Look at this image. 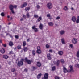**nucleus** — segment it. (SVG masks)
Segmentation results:
<instances>
[{
  "label": "nucleus",
  "instance_id": "obj_19",
  "mask_svg": "<svg viewBox=\"0 0 79 79\" xmlns=\"http://www.w3.org/2000/svg\"><path fill=\"white\" fill-rule=\"evenodd\" d=\"M8 56L6 55H4L3 56V58L5 59H8Z\"/></svg>",
  "mask_w": 79,
  "mask_h": 79
},
{
  "label": "nucleus",
  "instance_id": "obj_49",
  "mask_svg": "<svg viewBox=\"0 0 79 79\" xmlns=\"http://www.w3.org/2000/svg\"><path fill=\"white\" fill-rule=\"evenodd\" d=\"M2 46L4 47H6V44H3L2 43Z\"/></svg>",
  "mask_w": 79,
  "mask_h": 79
},
{
  "label": "nucleus",
  "instance_id": "obj_52",
  "mask_svg": "<svg viewBox=\"0 0 79 79\" xmlns=\"http://www.w3.org/2000/svg\"><path fill=\"white\" fill-rule=\"evenodd\" d=\"M15 39H18V35H15Z\"/></svg>",
  "mask_w": 79,
  "mask_h": 79
},
{
  "label": "nucleus",
  "instance_id": "obj_40",
  "mask_svg": "<svg viewBox=\"0 0 79 79\" xmlns=\"http://www.w3.org/2000/svg\"><path fill=\"white\" fill-rule=\"evenodd\" d=\"M47 16L48 17V18H50V17H51L50 14H48L47 15Z\"/></svg>",
  "mask_w": 79,
  "mask_h": 79
},
{
  "label": "nucleus",
  "instance_id": "obj_12",
  "mask_svg": "<svg viewBox=\"0 0 79 79\" xmlns=\"http://www.w3.org/2000/svg\"><path fill=\"white\" fill-rule=\"evenodd\" d=\"M72 21H73V22H75L76 20V17L74 16H73L72 18Z\"/></svg>",
  "mask_w": 79,
  "mask_h": 79
},
{
  "label": "nucleus",
  "instance_id": "obj_27",
  "mask_svg": "<svg viewBox=\"0 0 79 79\" xmlns=\"http://www.w3.org/2000/svg\"><path fill=\"white\" fill-rule=\"evenodd\" d=\"M59 64H60V60H58L57 61L56 64L57 66H59Z\"/></svg>",
  "mask_w": 79,
  "mask_h": 79
},
{
  "label": "nucleus",
  "instance_id": "obj_15",
  "mask_svg": "<svg viewBox=\"0 0 79 79\" xmlns=\"http://www.w3.org/2000/svg\"><path fill=\"white\" fill-rule=\"evenodd\" d=\"M61 41L62 44H65V41L64 40V38H62Z\"/></svg>",
  "mask_w": 79,
  "mask_h": 79
},
{
  "label": "nucleus",
  "instance_id": "obj_16",
  "mask_svg": "<svg viewBox=\"0 0 79 79\" xmlns=\"http://www.w3.org/2000/svg\"><path fill=\"white\" fill-rule=\"evenodd\" d=\"M37 66H38V67H40L41 66V63L39 62H37Z\"/></svg>",
  "mask_w": 79,
  "mask_h": 79
},
{
  "label": "nucleus",
  "instance_id": "obj_34",
  "mask_svg": "<svg viewBox=\"0 0 79 79\" xmlns=\"http://www.w3.org/2000/svg\"><path fill=\"white\" fill-rule=\"evenodd\" d=\"M32 55H35V51L33 50L32 51Z\"/></svg>",
  "mask_w": 79,
  "mask_h": 79
},
{
  "label": "nucleus",
  "instance_id": "obj_42",
  "mask_svg": "<svg viewBox=\"0 0 79 79\" xmlns=\"http://www.w3.org/2000/svg\"><path fill=\"white\" fill-rule=\"evenodd\" d=\"M60 19V16H58L56 18V20H58Z\"/></svg>",
  "mask_w": 79,
  "mask_h": 79
},
{
  "label": "nucleus",
  "instance_id": "obj_37",
  "mask_svg": "<svg viewBox=\"0 0 79 79\" xmlns=\"http://www.w3.org/2000/svg\"><path fill=\"white\" fill-rule=\"evenodd\" d=\"M60 61H61V62L62 63H64L65 61L63 59H61L60 60Z\"/></svg>",
  "mask_w": 79,
  "mask_h": 79
},
{
  "label": "nucleus",
  "instance_id": "obj_1",
  "mask_svg": "<svg viewBox=\"0 0 79 79\" xmlns=\"http://www.w3.org/2000/svg\"><path fill=\"white\" fill-rule=\"evenodd\" d=\"M24 61V59H22L20 60V61H19L17 64V65L18 66H21L23 65V61Z\"/></svg>",
  "mask_w": 79,
  "mask_h": 79
},
{
  "label": "nucleus",
  "instance_id": "obj_44",
  "mask_svg": "<svg viewBox=\"0 0 79 79\" xmlns=\"http://www.w3.org/2000/svg\"><path fill=\"white\" fill-rule=\"evenodd\" d=\"M46 47L47 48H50V46H49L48 44H46Z\"/></svg>",
  "mask_w": 79,
  "mask_h": 79
},
{
  "label": "nucleus",
  "instance_id": "obj_24",
  "mask_svg": "<svg viewBox=\"0 0 79 79\" xmlns=\"http://www.w3.org/2000/svg\"><path fill=\"white\" fill-rule=\"evenodd\" d=\"M13 45V42L10 41L9 42V45L10 46V47H12Z\"/></svg>",
  "mask_w": 79,
  "mask_h": 79
},
{
  "label": "nucleus",
  "instance_id": "obj_36",
  "mask_svg": "<svg viewBox=\"0 0 79 79\" xmlns=\"http://www.w3.org/2000/svg\"><path fill=\"white\" fill-rule=\"evenodd\" d=\"M26 16L27 17V18H29L30 17V15H29V13H27L26 14Z\"/></svg>",
  "mask_w": 79,
  "mask_h": 79
},
{
  "label": "nucleus",
  "instance_id": "obj_45",
  "mask_svg": "<svg viewBox=\"0 0 79 79\" xmlns=\"http://www.w3.org/2000/svg\"><path fill=\"white\" fill-rule=\"evenodd\" d=\"M75 66L77 68H79V64H77L75 65Z\"/></svg>",
  "mask_w": 79,
  "mask_h": 79
},
{
  "label": "nucleus",
  "instance_id": "obj_14",
  "mask_svg": "<svg viewBox=\"0 0 79 79\" xmlns=\"http://www.w3.org/2000/svg\"><path fill=\"white\" fill-rule=\"evenodd\" d=\"M47 58L49 60H51V54H47Z\"/></svg>",
  "mask_w": 79,
  "mask_h": 79
},
{
  "label": "nucleus",
  "instance_id": "obj_21",
  "mask_svg": "<svg viewBox=\"0 0 79 79\" xmlns=\"http://www.w3.org/2000/svg\"><path fill=\"white\" fill-rule=\"evenodd\" d=\"M48 24L50 26H53V22H49L48 23Z\"/></svg>",
  "mask_w": 79,
  "mask_h": 79
},
{
  "label": "nucleus",
  "instance_id": "obj_9",
  "mask_svg": "<svg viewBox=\"0 0 79 79\" xmlns=\"http://www.w3.org/2000/svg\"><path fill=\"white\" fill-rule=\"evenodd\" d=\"M32 29H34L35 30V32H38V30L37 28H35V26H33L32 27Z\"/></svg>",
  "mask_w": 79,
  "mask_h": 79
},
{
  "label": "nucleus",
  "instance_id": "obj_23",
  "mask_svg": "<svg viewBox=\"0 0 79 79\" xmlns=\"http://www.w3.org/2000/svg\"><path fill=\"white\" fill-rule=\"evenodd\" d=\"M36 53L38 54H40L42 53V51L41 50H37L36 51Z\"/></svg>",
  "mask_w": 79,
  "mask_h": 79
},
{
  "label": "nucleus",
  "instance_id": "obj_63",
  "mask_svg": "<svg viewBox=\"0 0 79 79\" xmlns=\"http://www.w3.org/2000/svg\"><path fill=\"white\" fill-rule=\"evenodd\" d=\"M71 9L72 10H74V8H71Z\"/></svg>",
  "mask_w": 79,
  "mask_h": 79
},
{
  "label": "nucleus",
  "instance_id": "obj_55",
  "mask_svg": "<svg viewBox=\"0 0 79 79\" xmlns=\"http://www.w3.org/2000/svg\"><path fill=\"white\" fill-rule=\"evenodd\" d=\"M29 40H30V38H28L27 40V42H29Z\"/></svg>",
  "mask_w": 79,
  "mask_h": 79
},
{
  "label": "nucleus",
  "instance_id": "obj_33",
  "mask_svg": "<svg viewBox=\"0 0 79 79\" xmlns=\"http://www.w3.org/2000/svg\"><path fill=\"white\" fill-rule=\"evenodd\" d=\"M11 71H12V72H15V71H16V70L14 68L11 69Z\"/></svg>",
  "mask_w": 79,
  "mask_h": 79
},
{
  "label": "nucleus",
  "instance_id": "obj_35",
  "mask_svg": "<svg viewBox=\"0 0 79 79\" xmlns=\"http://www.w3.org/2000/svg\"><path fill=\"white\" fill-rule=\"evenodd\" d=\"M32 68L34 70H35V69H37V67L33 66L32 67Z\"/></svg>",
  "mask_w": 79,
  "mask_h": 79
},
{
  "label": "nucleus",
  "instance_id": "obj_31",
  "mask_svg": "<svg viewBox=\"0 0 79 79\" xmlns=\"http://www.w3.org/2000/svg\"><path fill=\"white\" fill-rule=\"evenodd\" d=\"M40 20H42V17H40L38 19L37 21L38 22H39Z\"/></svg>",
  "mask_w": 79,
  "mask_h": 79
},
{
  "label": "nucleus",
  "instance_id": "obj_11",
  "mask_svg": "<svg viewBox=\"0 0 79 79\" xmlns=\"http://www.w3.org/2000/svg\"><path fill=\"white\" fill-rule=\"evenodd\" d=\"M63 70L64 73H67V72H69V71L67 70V69H66V68L63 67Z\"/></svg>",
  "mask_w": 79,
  "mask_h": 79
},
{
  "label": "nucleus",
  "instance_id": "obj_61",
  "mask_svg": "<svg viewBox=\"0 0 79 79\" xmlns=\"http://www.w3.org/2000/svg\"><path fill=\"white\" fill-rule=\"evenodd\" d=\"M31 62L34 61V59H31Z\"/></svg>",
  "mask_w": 79,
  "mask_h": 79
},
{
  "label": "nucleus",
  "instance_id": "obj_41",
  "mask_svg": "<svg viewBox=\"0 0 79 79\" xmlns=\"http://www.w3.org/2000/svg\"><path fill=\"white\" fill-rule=\"evenodd\" d=\"M56 69V68L55 66H54L52 68V71H55V70Z\"/></svg>",
  "mask_w": 79,
  "mask_h": 79
},
{
  "label": "nucleus",
  "instance_id": "obj_62",
  "mask_svg": "<svg viewBox=\"0 0 79 79\" xmlns=\"http://www.w3.org/2000/svg\"><path fill=\"white\" fill-rule=\"evenodd\" d=\"M53 63L55 64H56V62L55 61H54Z\"/></svg>",
  "mask_w": 79,
  "mask_h": 79
},
{
  "label": "nucleus",
  "instance_id": "obj_46",
  "mask_svg": "<svg viewBox=\"0 0 79 79\" xmlns=\"http://www.w3.org/2000/svg\"><path fill=\"white\" fill-rule=\"evenodd\" d=\"M21 46L20 45H19L17 47V48L18 49H21Z\"/></svg>",
  "mask_w": 79,
  "mask_h": 79
},
{
  "label": "nucleus",
  "instance_id": "obj_32",
  "mask_svg": "<svg viewBox=\"0 0 79 79\" xmlns=\"http://www.w3.org/2000/svg\"><path fill=\"white\" fill-rule=\"evenodd\" d=\"M23 50L24 52H26V51H27V47H24L23 48Z\"/></svg>",
  "mask_w": 79,
  "mask_h": 79
},
{
  "label": "nucleus",
  "instance_id": "obj_59",
  "mask_svg": "<svg viewBox=\"0 0 79 79\" xmlns=\"http://www.w3.org/2000/svg\"><path fill=\"white\" fill-rule=\"evenodd\" d=\"M0 43L2 44V40H0Z\"/></svg>",
  "mask_w": 79,
  "mask_h": 79
},
{
  "label": "nucleus",
  "instance_id": "obj_13",
  "mask_svg": "<svg viewBox=\"0 0 79 79\" xmlns=\"http://www.w3.org/2000/svg\"><path fill=\"white\" fill-rule=\"evenodd\" d=\"M39 28L40 29H42L43 27H44V25L42 23H40V25L39 26Z\"/></svg>",
  "mask_w": 79,
  "mask_h": 79
},
{
  "label": "nucleus",
  "instance_id": "obj_4",
  "mask_svg": "<svg viewBox=\"0 0 79 79\" xmlns=\"http://www.w3.org/2000/svg\"><path fill=\"white\" fill-rule=\"evenodd\" d=\"M69 68V72H74V71L73 70V66L70 65Z\"/></svg>",
  "mask_w": 79,
  "mask_h": 79
},
{
  "label": "nucleus",
  "instance_id": "obj_3",
  "mask_svg": "<svg viewBox=\"0 0 79 79\" xmlns=\"http://www.w3.org/2000/svg\"><path fill=\"white\" fill-rule=\"evenodd\" d=\"M47 6L48 9H51V8H52L53 7L52 4L51 3H49L47 4Z\"/></svg>",
  "mask_w": 79,
  "mask_h": 79
},
{
  "label": "nucleus",
  "instance_id": "obj_29",
  "mask_svg": "<svg viewBox=\"0 0 79 79\" xmlns=\"http://www.w3.org/2000/svg\"><path fill=\"white\" fill-rule=\"evenodd\" d=\"M60 33L61 35H63V34H64V31H60Z\"/></svg>",
  "mask_w": 79,
  "mask_h": 79
},
{
  "label": "nucleus",
  "instance_id": "obj_47",
  "mask_svg": "<svg viewBox=\"0 0 79 79\" xmlns=\"http://www.w3.org/2000/svg\"><path fill=\"white\" fill-rule=\"evenodd\" d=\"M36 7L38 9H39V8H40V6L39 5H37Z\"/></svg>",
  "mask_w": 79,
  "mask_h": 79
},
{
  "label": "nucleus",
  "instance_id": "obj_7",
  "mask_svg": "<svg viewBox=\"0 0 79 79\" xmlns=\"http://www.w3.org/2000/svg\"><path fill=\"white\" fill-rule=\"evenodd\" d=\"M48 73H45L44 75V77L42 78V79H48Z\"/></svg>",
  "mask_w": 79,
  "mask_h": 79
},
{
  "label": "nucleus",
  "instance_id": "obj_51",
  "mask_svg": "<svg viewBox=\"0 0 79 79\" xmlns=\"http://www.w3.org/2000/svg\"><path fill=\"white\" fill-rule=\"evenodd\" d=\"M13 51H11L9 52V54H13Z\"/></svg>",
  "mask_w": 79,
  "mask_h": 79
},
{
  "label": "nucleus",
  "instance_id": "obj_56",
  "mask_svg": "<svg viewBox=\"0 0 79 79\" xmlns=\"http://www.w3.org/2000/svg\"><path fill=\"white\" fill-rule=\"evenodd\" d=\"M23 20H24V19H23V18H22L20 19V21H23Z\"/></svg>",
  "mask_w": 79,
  "mask_h": 79
},
{
  "label": "nucleus",
  "instance_id": "obj_30",
  "mask_svg": "<svg viewBox=\"0 0 79 79\" xmlns=\"http://www.w3.org/2000/svg\"><path fill=\"white\" fill-rule=\"evenodd\" d=\"M26 45V41H23V46L25 47Z\"/></svg>",
  "mask_w": 79,
  "mask_h": 79
},
{
  "label": "nucleus",
  "instance_id": "obj_5",
  "mask_svg": "<svg viewBox=\"0 0 79 79\" xmlns=\"http://www.w3.org/2000/svg\"><path fill=\"white\" fill-rule=\"evenodd\" d=\"M27 2H24L22 5L21 6V8H24V7H26V6H27Z\"/></svg>",
  "mask_w": 79,
  "mask_h": 79
},
{
  "label": "nucleus",
  "instance_id": "obj_60",
  "mask_svg": "<svg viewBox=\"0 0 79 79\" xmlns=\"http://www.w3.org/2000/svg\"><path fill=\"white\" fill-rule=\"evenodd\" d=\"M49 19H52V18L51 17H51H49Z\"/></svg>",
  "mask_w": 79,
  "mask_h": 79
},
{
  "label": "nucleus",
  "instance_id": "obj_6",
  "mask_svg": "<svg viewBox=\"0 0 79 79\" xmlns=\"http://www.w3.org/2000/svg\"><path fill=\"white\" fill-rule=\"evenodd\" d=\"M72 43L74 44H76L77 42V39L76 38H73L72 40Z\"/></svg>",
  "mask_w": 79,
  "mask_h": 79
},
{
  "label": "nucleus",
  "instance_id": "obj_25",
  "mask_svg": "<svg viewBox=\"0 0 79 79\" xmlns=\"http://www.w3.org/2000/svg\"><path fill=\"white\" fill-rule=\"evenodd\" d=\"M29 10H30V7H27L25 8V10L26 11H29Z\"/></svg>",
  "mask_w": 79,
  "mask_h": 79
},
{
  "label": "nucleus",
  "instance_id": "obj_38",
  "mask_svg": "<svg viewBox=\"0 0 79 79\" xmlns=\"http://www.w3.org/2000/svg\"><path fill=\"white\" fill-rule=\"evenodd\" d=\"M34 18H38V17H39V16H38V15H34Z\"/></svg>",
  "mask_w": 79,
  "mask_h": 79
},
{
  "label": "nucleus",
  "instance_id": "obj_53",
  "mask_svg": "<svg viewBox=\"0 0 79 79\" xmlns=\"http://www.w3.org/2000/svg\"><path fill=\"white\" fill-rule=\"evenodd\" d=\"M13 6H14V8H17L18 6H17L16 5H15Z\"/></svg>",
  "mask_w": 79,
  "mask_h": 79
},
{
  "label": "nucleus",
  "instance_id": "obj_54",
  "mask_svg": "<svg viewBox=\"0 0 79 79\" xmlns=\"http://www.w3.org/2000/svg\"><path fill=\"white\" fill-rule=\"evenodd\" d=\"M24 71L25 72H27V69H25L24 70Z\"/></svg>",
  "mask_w": 79,
  "mask_h": 79
},
{
  "label": "nucleus",
  "instance_id": "obj_10",
  "mask_svg": "<svg viewBox=\"0 0 79 79\" xmlns=\"http://www.w3.org/2000/svg\"><path fill=\"white\" fill-rule=\"evenodd\" d=\"M76 56L77 57V59L78 60V61H79V51H78L77 52V53L76 54Z\"/></svg>",
  "mask_w": 79,
  "mask_h": 79
},
{
  "label": "nucleus",
  "instance_id": "obj_43",
  "mask_svg": "<svg viewBox=\"0 0 79 79\" xmlns=\"http://www.w3.org/2000/svg\"><path fill=\"white\" fill-rule=\"evenodd\" d=\"M1 16H5V14H4V13L2 12V13H1Z\"/></svg>",
  "mask_w": 79,
  "mask_h": 79
},
{
  "label": "nucleus",
  "instance_id": "obj_58",
  "mask_svg": "<svg viewBox=\"0 0 79 79\" xmlns=\"http://www.w3.org/2000/svg\"><path fill=\"white\" fill-rule=\"evenodd\" d=\"M14 74L15 76H17V73H15Z\"/></svg>",
  "mask_w": 79,
  "mask_h": 79
},
{
  "label": "nucleus",
  "instance_id": "obj_57",
  "mask_svg": "<svg viewBox=\"0 0 79 79\" xmlns=\"http://www.w3.org/2000/svg\"><path fill=\"white\" fill-rule=\"evenodd\" d=\"M23 17L24 18H26V15H23Z\"/></svg>",
  "mask_w": 79,
  "mask_h": 79
},
{
  "label": "nucleus",
  "instance_id": "obj_17",
  "mask_svg": "<svg viewBox=\"0 0 79 79\" xmlns=\"http://www.w3.org/2000/svg\"><path fill=\"white\" fill-rule=\"evenodd\" d=\"M69 47H70L73 50L74 48V46L73 45V44H70L69 45Z\"/></svg>",
  "mask_w": 79,
  "mask_h": 79
},
{
  "label": "nucleus",
  "instance_id": "obj_20",
  "mask_svg": "<svg viewBox=\"0 0 79 79\" xmlns=\"http://www.w3.org/2000/svg\"><path fill=\"white\" fill-rule=\"evenodd\" d=\"M41 76H42V74L40 73L38 74L37 76V78L38 79H39L40 78V77H41Z\"/></svg>",
  "mask_w": 79,
  "mask_h": 79
},
{
  "label": "nucleus",
  "instance_id": "obj_64",
  "mask_svg": "<svg viewBox=\"0 0 79 79\" xmlns=\"http://www.w3.org/2000/svg\"><path fill=\"white\" fill-rule=\"evenodd\" d=\"M9 35V33H7L6 35V36H7V35Z\"/></svg>",
  "mask_w": 79,
  "mask_h": 79
},
{
  "label": "nucleus",
  "instance_id": "obj_26",
  "mask_svg": "<svg viewBox=\"0 0 79 79\" xmlns=\"http://www.w3.org/2000/svg\"><path fill=\"white\" fill-rule=\"evenodd\" d=\"M63 10H64V11H67L68 10V8L67 7V6H65L64 8H63Z\"/></svg>",
  "mask_w": 79,
  "mask_h": 79
},
{
  "label": "nucleus",
  "instance_id": "obj_48",
  "mask_svg": "<svg viewBox=\"0 0 79 79\" xmlns=\"http://www.w3.org/2000/svg\"><path fill=\"white\" fill-rule=\"evenodd\" d=\"M55 79H60V77L57 76H56L55 77Z\"/></svg>",
  "mask_w": 79,
  "mask_h": 79
},
{
  "label": "nucleus",
  "instance_id": "obj_2",
  "mask_svg": "<svg viewBox=\"0 0 79 79\" xmlns=\"http://www.w3.org/2000/svg\"><path fill=\"white\" fill-rule=\"evenodd\" d=\"M9 8L10 10H11L12 13L14 14L15 13V12L14 10H13V9L14 8V6H13V5H10L9 6Z\"/></svg>",
  "mask_w": 79,
  "mask_h": 79
},
{
  "label": "nucleus",
  "instance_id": "obj_50",
  "mask_svg": "<svg viewBox=\"0 0 79 79\" xmlns=\"http://www.w3.org/2000/svg\"><path fill=\"white\" fill-rule=\"evenodd\" d=\"M49 52L50 53H53V50L50 49L49 50Z\"/></svg>",
  "mask_w": 79,
  "mask_h": 79
},
{
  "label": "nucleus",
  "instance_id": "obj_18",
  "mask_svg": "<svg viewBox=\"0 0 79 79\" xmlns=\"http://www.w3.org/2000/svg\"><path fill=\"white\" fill-rule=\"evenodd\" d=\"M0 52L2 53H4L5 52V51L4 49H2L0 50Z\"/></svg>",
  "mask_w": 79,
  "mask_h": 79
},
{
  "label": "nucleus",
  "instance_id": "obj_28",
  "mask_svg": "<svg viewBox=\"0 0 79 79\" xmlns=\"http://www.w3.org/2000/svg\"><path fill=\"white\" fill-rule=\"evenodd\" d=\"M76 23H79V16H78L77 18V19L76 20Z\"/></svg>",
  "mask_w": 79,
  "mask_h": 79
},
{
  "label": "nucleus",
  "instance_id": "obj_39",
  "mask_svg": "<svg viewBox=\"0 0 79 79\" xmlns=\"http://www.w3.org/2000/svg\"><path fill=\"white\" fill-rule=\"evenodd\" d=\"M37 50H40V47L39 46H38L37 47Z\"/></svg>",
  "mask_w": 79,
  "mask_h": 79
},
{
  "label": "nucleus",
  "instance_id": "obj_22",
  "mask_svg": "<svg viewBox=\"0 0 79 79\" xmlns=\"http://www.w3.org/2000/svg\"><path fill=\"white\" fill-rule=\"evenodd\" d=\"M59 55H62L63 54V52L62 51H60L59 52Z\"/></svg>",
  "mask_w": 79,
  "mask_h": 79
},
{
  "label": "nucleus",
  "instance_id": "obj_8",
  "mask_svg": "<svg viewBox=\"0 0 79 79\" xmlns=\"http://www.w3.org/2000/svg\"><path fill=\"white\" fill-rule=\"evenodd\" d=\"M25 60L26 61V62H27L28 64H31V61L27 59V58H25Z\"/></svg>",
  "mask_w": 79,
  "mask_h": 79
}]
</instances>
